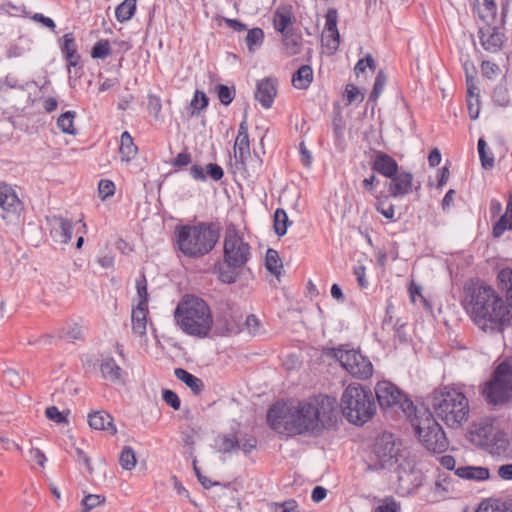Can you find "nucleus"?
<instances>
[{
    "label": "nucleus",
    "instance_id": "1",
    "mask_svg": "<svg viewBox=\"0 0 512 512\" xmlns=\"http://www.w3.org/2000/svg\"><path fill=\"white\" fill-rule=\"evenodd\" d=\"M336 406V399L326 395L297 402H278L269 409L267 422L279 434L311 432L332 423Z\"/></svg>",
    "mask_w": 512,
    "mask_h": 512
},
{
    "label": "nucleus",
    "instance_id": "2",
    "mask_svg": "<svg viewBox=\"0 0 512 512\" xmlns=\"http://www.w3.org/2000/svg\"><path fill=\"white\" fill-rule=\"evenodd\" d=\"M464 306L473 322L483 331H496L512 319V307L491 286L465 287Z\"/></svg>",
    "mask_w": 512,
    "mask_h": 512
},
{
    "label": "nucleus",
    "instance_id": "3",
    "mask_svg": "<svg viewBox=\"0 0 512 512\" xmlns=\"http://www.w3.org/2000/svg\"><path fill=\"white\" fill-rule=\"evenodd\" d=\"M174 318L185 334L198 338L207 337L214 323L210 307L194 296L183 297L174 311Z\"/></svg>",
    "mask_w": 512,
    "mask_h": 512
},
{
    "label": "nucleus",
    "instance_id": "4",
    "mask_svg": "<svg viewBox=\"0 0 512 512\" xmlns=\"http://www.w3.org/2000/svg\"><path fill=\"white\" fill-rule=\"evenodd\" d=\"M250 257V245L234 228L227 229L223 241V264L218 268L219 279L227 284L234 283Z\"/></svg>",
    "mask_w": 512,
    "mask_h": 512
},
{
    "label": "nucleus",
    "instance_id": "5",
    "mask_svg": "<svg viewBox=\"0 0 512 512\" xmlns=\"http://www.w3.org/2000/svg\"><path fill=\"white\" fill-rule=\"evenodd\" d=\"M179 250L187 257L200 258L208 254L216 245L219 232L208 224L185 225L175 230Z\"/></svg>",
    "mask_w": 512,
    "mask_h": 512
},
{
    "label": "nucleus",
    "instance_id": "6",
    "mask_svg": "<svg viewBox=\"0 0 512 512\" xmlns=\"http://www.w3.org/2000/svg\"><path fill=\"white\" fill-rule=\"evenodd\" d=\"M380 469L393 471L411 469L401 440L391 433H383L377 438L373 453L367 463V470L369 471Z\"/></svg>",
    "mask_w": 512,
    "mask_h": 512
},
{
    "label": "nucleus",
    "instance_id": "7",
    "mask_svg": "<svg viewBox=\"0 0 512 512\" xmlns=\"http://www.w3.org/2000/svg\"><path fill=\"white\" fill-rule=\"evenodd\" d=\"M431 405L437 416L451 428L461 427L468 420L470 411L468 400L462 392L456 389L435 390Z\"/></svg>",
    "mask_w": 512,
    "mask_h": 512
},
{
    "label": "nucleus",
    "instance_id": "8",
    "mask_svg": "<svg viewBox=\"0 0 512 512\" xmlns=\"http://www.w3.org/2000/svg\"><path fill=\"white\" fill-rule=\"evenodd\" d=\"M341 408L343 415L350 423L365 424L376 412L372 391L360 384H350L342 394Z\"/></svg>",
    "mask_w": 512,
    "mask_h": 512
},
{
    "label": "nucleus",
    "instance_id": "9",
    "mask_svg": "<svg viewBox=\"0 0 512 512\" xmlns=\"http://www.w3.org/2000/svg\"><path fill=\"white\" fill-rule=\"evenodd\" d=\"M470 441L495 456L505 455L510 448L507 435L488 421L474 425L470 431Z\"/></svg>",
    "mask_w": 512,
    "mask_h": 512
},
{
    "label": "nucleus",
    "instance_id": "10",
    "mask_svg": "<svg viewBox=\"0 0 512 512\" xmlns=\"http://www.w3.org/2000/svg\"><path fill=\"white\" fill-rule=\"evenodd\" d=\"M487 400L493 404L503 403L512 397V366L502 362L495 370L494 377L484 390Z\"/></svg>",
    "mask_w": 512,
    "mask_h": 512
},
{
    "label": "nucleus",
    "instance_id": "11",
    "mask_svg": "<svg viewBox=\"0 0 512 512\" xmlns=\"http://www.w3.org/2000/svg\"><path fill=\"white\" fill-rule=\"evenodd\" d=\"M334 356L341 366L354 377L368 379L373 373L370 360L357 350L337 349Z\"/></svg>",
    "mask_w": 512,
    "mask_h": 512
},
{
    "label": "nucleus",
    "instance_id": "12",
    "mask_svg": "<svg viewBox=\"0 0 512 512\" xmlns=\"http://www.w3.org/2000/svg\"><path fill=\"white\" fill-rule=\"evenodd\" d=\"M0 208L1 217L6 222H16L23 210V204L15 189L6 183L0 184Z\"/></svg>",
    "mask_w": 512,
    "mask_h": 512
},
{
    "label": "nucleus",
    "instance_id": "13",
    "mask_svg": "<svg viewBox=\"0 0 512 512\" xmlns=\"http://www.w3.org/2000/svg\"><path fill=\"white\" fill-rule=\"evenodd\" d=\"M375 393L382 409L400 408L405 413L407 399L400 390L388 381H381L376 385Z\"/></svg>",
    "mask_w": 512,
    "mask_h": 512
},
{
    "label": "nucleus",
    "instance_id": "14",
    "mask_svg": "<svg viewBox=\"0 0 512 512\" xmlns=\"http://www.w3.org/2000/svg\"><path fill=\"white\" fill-rule=\"evenodd\" d=\"M404 405H406L405 415L410 419L418 438L439 425L426 407H416L411 401H406Z\"/></svg>",
    "mask_w": 512,
    "mask_h": 512
},
{
    "label": "nucleus",
    "instance_id": "15",
    "mask_svg": "<svg viewBox=\"0 0 512 512\" xmlns=\"http://www.w3.org/2000/svg\"><path fill=\"white\" fill-rule=\"evenodd\" d=\"M419 441L432 452H442L447 447L445 433L441 426H435L428 432L421 434Z\"/></svg>",
    "mask_w": 512,
    "mask_h": 512
},
{
    "label": "nucleus",
    "instance_id": "16",
    "mask_svg": "<svg viewBox=\"0 0 512 512\" xmlns=\"http://www.w3.org/2000/svg\"><path fill=\"white\" fill-rule=\"evenodd\" d=\"M276 95L277 85L275 80L266 78L257 83L255 99L261 104L263 108H270Z\"/></svg>",
    "mask_w": 512,
    "mask_h": 512
},
{
    "label": "nucleus",
    "instance_id": "17",
    "mask_svg": "<svg viewBox=\"0 0 512 512\" xmlns=\"http://www.w3.org/2000/svg\"><path fill=\"white\" fill-rule=\"evenodd\" d=\"M51 225V235L54 241L60 244H68L72 238L73 223L63 217L55 216Z\"/></svg>",
    "mask_w": 512,
    "mask_h": 512
},
{
    "label": "nucleus",
    "instance_id": "18",
    "mask_svg": "<svg viewBox=\"0 0 512 512\" xmlns=\"http://www.w3.org/2000/svg\"><path fill=\"white\" fill-rule=\"evenodd\" d=\"M390 179L389 191L393 197L405 196L411 191L412 174L407 172L396 173Z\"/></svg>",
    "mask_w": 512,
    "mask_h": 512
},
{
    "label": "nucleus",
    "instance_id": "19",
    "mask_svg": "<svg viewBox=\"0 0 512 512\" xmlns=\"http://www.w3.org/2000/svg\"><path fill=\"white\" fill-rule=\"evenodd\" d=\"M88 424L94 430L107 431L111 435L117 433L113 418L105 411H95L88 415Z\"/></svg>",
    "mask_w": 512,
    "mask_h": 512
},
{
    "label": "nucleus",
    "instance_id": "20",
    "mask_svg": "<svg viewBox=\"0 0 512 512\" xmlns=\"http://www.w3.org/2000/svg\"><path fill=\"white\" fill-rule=\"evenodd\" d=\"M100 371L102 377L113 383H122L124 372L113 358H106L101 362Z\"/></svg>",
    "mask_w": 512,
    "mask_h": 512
},
{
    "label": "nucleus",
    "instance_id": "21",
    "mask_svg": "<svg viewBox=\"0 0 512 512\" xmlns=\"http://www.w3.org/2000/svg\"><path fill=\"white\" fill-rule=\"evenodd\" d=\"M373 169L387 178H392L397 173V162L387 154L378 153L374 159Z\"/></svg>",
    "mask_w": 512,
    "mask_h": 512
},
{
    "label": "nucleus",
    "instance_id": "22",
    "mask_svg": "<svg viewBox=\"0 0 512 512\" xmlns=\"http://www.w3.org/2000/svg\"><path fill=\"white\" fill-rule=\"evenodd\" d=\"M148 307L136 306L131 313L132 331L143 338L146 337Z\"/></svg>",
    "mask_w": 512,
    "mask_h": 512
},
{
    "label": "nucleus",
    "instance_id": "23",
    "mask_svg": "<svg viewBox=\"0 0 512 512\" xmlns=\"http://www.w3.org/2000/svg\"><path fill=\"white\" fill-rule=\"evenodd\" d=\"M480 42L485 50L497 52L502 47L503 35L493 28H488L481 31Z\"/></svg>",
    "mask_w": 512,
    "mask_h": 512
},
{
    "label": "nucleus",
    "instance_id": "24",
    "mask_svg": "<svg viewBox=\"0 0 512 512\" xmlns=\"http://www.w3.org/2000/svg\"><path fill=\"white\" fill-rule=\"evenodd\" d=\"M292 22L293 16L290 8L281 7L275 11L273 16L274 28L282 35L291 31L288 28L292 25Z\"/></svg>",
    "mask_w": 512,
    "mask_h": 512
},
{
    "label": "nucleus",
    "instance_id": "25",
    "mask_svg": "<svg viewBox=\"0 0 512 512\" xmlns=\"http://www.w3.org/2000/svg\"><path fill=\"white\" fill-rule=\"evenodd\" d=\"M61 50L66 56L69 67H75L78 65L80 56L76 51L75 39L72 33H67L63 36Z\"/></svg>",
    "mask_w": 512,
    "mask_h": 512
},
{
    "label": "nucleus",
    "instance_id": "26",
    "mask_svg": "<svg viewBox=\"0 0 512 512\" xmlns=\"http://www.w3.org/2000/svg\"><path fill=\"white\" fill-rule=\"evenodd\" d=\"M313 81V70L309 65H302L292 77V85L296 89L305 90Z\"/></svg>",
    "mask_w": 512,
    "mask_h": 512
},
{
    "label": "nucleus",
    "instance_id": "27",
    "mask_svg": "<svg viewBox=\"0 0 512 512\" xmlns=\"http://www.w3.org/2000/svg\"><path fill=\"white\" fill-rule=\"evenodd\" d=\"M455 474L461 478L472 480H486L489 478V470L485 467L463 466L455 470Z\"/></svg>",
    "mask_w": 512,
    "mask_h": 512
},
{
    "label": "nucleus",
    "instance_id": "28",
    "mask_svg": "<svg viewBox=\"0 0 512 512\" xmlns=\"http://www.w3.org/2000/svg\"><path fill=\"white\" fill-rule=\"evenodd\" d=\"M512 229V195L509 196L506 212L493 227L494 237H500L506 230Z\"/></svg>",
    "mask_w": 512,
    "mask_h": 512
},
{
    "label": "nucleus",
    "instance_id": "29",
    "mask_svg": "<svg viewBox=\"0 0 512 512\" xmlns=\"http://www.w3.org/2000/svg\"><path fill=\"white\" fill-rule=\"evenodd\" d=\"M137 147L133 142L131 135L128 132H123L121 135L119 152L121 154V160L129 162L137 154Z\"/></svg>",
    "mask_w": 512,
    "mask_h": 512
},
{
    "label": "nucleus",
    "instance_id": "30",
    "mask_svg": "<svg viewBox=\"0 0 512 512\" xmlns=\"http://www.w3.org/2000/svg\"><path fill=\"white\" fill-rule=\"evenodd\" d=\"M174 374L177 379L185 383L194 393L198 394L202 391L203 382L201 379L197 378L182 368L175 369Z\"/></svg>",
    "mask_w": 512,
    "mask_h": 512
},
{
    "label": "nucleus",
    "instance_id": "31",
    "mask_svg": "<svg viewBox=\"0 0 512 512\" xmlns=\"http://www.w3.org/2000/svg\"><path fill=\"white\" fill-rule=\"evenodd\" d=\"M216 446L220 453H232L239 446V438L235 434L221 435L216 440Z\"/></svg>",
    "mask_w": 512,
    "mask_h": 512
},
{
    "label": "nucleus",
    "instance_id": "32",
    "mask_svg": "<svg viewBox=\"0 0 512 512\" xmlns=\"http://www.w3.org/2000/svg\"><path fill=\"white\" fill-rule=\"evenodd\" d=\"M250 156L249 138L236 137L234 143V157L237 162L242 165L245 164L247 158Z\"/></svg>",
    "mask_w": 512,
    "mask_h": 512
},
{
    "label": "nucleus",
    "instance_id": "33",
    "mask_svg": "<svg viewBox=\"0 0 512 512\" xmlns=\"http://www.w3.org/2000/svg\"><path fill=\"white\" fill-rule=\"evenodd\" d=\"M282 42L288 55H296L301 50V36L295 34L293 31L287 32L282 35Z\"/></svg>",
    "mask_w": 512,
    "mask_h": 512
},
{
    "label": "nucleus",
    "instance_id": "34",
    "mask_svg": "<svg viewBox=\"0 0 512 512\" xmlns=\"http://www.w3.org/2000/svg\"><path fill=\"white\" fill-rule=\"evenodd\" d=\"M76 117V113L74 111H66L62 113L57 119V127L60 129L62 133L68 135H75L76 129L74 126V119Z\"/></svg>",
    "mask_w": 512,
    "mask_h": 512
},
{
    "label": "nucleus",
    "instance_id": "35",
    "mask_svg": "<svg viewBox=\"0 0 512 512\" xmlns=\"http://www.w3.org/2000/svg\"><path fill=\"white\" fill-rule=\"evenodd\" d=\"M498 281L506 292V302L512 307V269L504 268L498 273Z\"/></svg>",
    "mask_w": 512,
    "mask_h": 512
},
{
    "label": "nucleus",
    "instance_id": "36",
    "mask_svg": "<svg viewBox=\"0 0 512 512\" xmlns=\"http://www.w3.org/2000/svg\"><path fill=\"white\" fill-rule=\"evenodd\" d=\"M136 10V0H124L115 9V16L119 22L131 19Z\"/></svg>",
    "mask_w": 512,
    "mask_h": 512
},
{
    "label": "nucleus",
    "instance_id": "37",
    "mask_svg": "<svg viewBox=\"0 0 512 512\" xmlns=\"http://www.w3.org/2000/svg\"><path fill=\"white\" fill-rule=\"evenodd\" d=\"M265 266L268 271H270L275 276H279L281 274V270L283 269L282 261L279 257V254L274 249H268L265 256Z\"/></svg>",
    "mask_w": 512,
    "mask_h": 512
},
{
    "label": "nucleus",
    "instance_id": "38",
    "mask_svg": "<svg viewBox=\"0 0 512 512\" xmlns=\"http://www.w3.org/2000/svg\"><path fill=\"white\" fill-rule=\"evenodd\" d=\"M290 224H292V222L289 221L286 212L283 209H277L274 213L275 233L280 237L284 236Z\"/></svg>",
    "mask_w": 512,
    "mask_h": 512
},
{
    "label": "nucleus",
    "instance_id": "39",
    "mask_svg": "<svg viewBox=\"0 0 512 512\" xmlns=\"http://www.w3.org/2000/svg\"><path fill=\"white\" fill-rule=\"evenodd\" d=\"M119 463L120 466L126 471H131L136 466V455L131 447L125 446L122 449L119 456Z\"/></svg>",
    "mask_w": 512,
    "mask_h": 512
},
{
    "label": "nucleus",
    "instance_id": "40",
    "mask_svg": "<svg viewBox=\"0 0 512 512\" xmlns=\"http://www.w3.org/2000/svg\"><path fill=\"white\" fill-rule=\"evenodd\" d=\"M264 33L260 28H253L248 31L246 36V44L250 52H254L262 45Z\"/></svg>",
    "mask_w": 512,
    "mask_h": 512
},
{
    "label": "nucleus",
    "instance_id": "41",
    "mask_svg": "<svg viewBox=\"0 0 512 512\" xmlns=\"http://www.w3.org/2000/svg\"><path fill=\"white\" fill-rule=\"evenodd\" d=\"M69 411L61 412L56 406H49L45 410L46 417L57 424H67Z\"/></svg>",
    "mask_w": 512,
    "mask_h": 512
},
{
    "label": "nucleus",
    "instance_id": "42",
    "mask_svg": "<svg viewBox=\"0 0 512 512\" xmlns=\"http://www.w3.org/2000/svg\"><path fill=\"white\" fill-rule=\"evenodd\" d=\"M486 142L484 139L478 140V153L481 160V165L484 169H491L494 166L493 156L488 155L486 152Z\"/></svg>",
    "mask_w": 512,
    "mask_h": 512
},
{
    "label": "nucleus",
    "instance_id": "43",
    "mask_svg": "<svg viewBox=\"0 0 512 512\" xmlns=\"http://www.w3.org/2000/svg\"><path fill=\"white\" fill-rule=\"evenodd\" d=\"M386 80L387 79H386L384 72L379 71L376 76V79H375V82L373 85V89L370 93L369 100L376 101L379 98V96L381 95V93L384 90V87L386 85Z\"/></svg>",
    "mask_w": 512,
    "mask_h": 512
},
{
    "label": "nucleus",
    "instance_id": "44",
    "mask_svg": "<svg viewBox=\"0 0 512 512\" xmlns=\"http://www.w3.org/2000/svg\"><path fill=\"white\" fill-rule=\"evenodd\" d=\"M139 303L137 306L148 307L147 281L142 275L136 281Z\"/></svg>",
    "mask_w": 512,
    "mask_h": 512
},
{
    "label": "nucleus",
    "instance_id": "45",
    "mask_svg": "<svg viewBox=\"0 0 512 512\" xmlns=\"http://www.w3.org/2000/svg\"><path fill=\"white\" fill-rule=\"evenodd\" d=\"M98 194L101 200H106L115 194V184L108 179L100 180L98 184Z\"/></svg>",
    "mask_w": 512,
    "mask_h": 512
},
{
    "label": "nucleus",
    "instance_id": "46",
    "mask_svg": "<svg viewBox=\"0 0 512 512\" xmlns=\"http://www.w3.org/2000/svg\"><path fill=\"white\" fill-rule=\"evenodd\" d=\"M208 105V98L207 96L201 92L196 91L194 94V97L190 103V107L192 109V114H199L201 110H203Z\"/></svg>",
    "mask_w": 512,
    "mask_h": 512
},
{
    "label": "nucleus",
    "instance_id": "47",
    "mask_svg": "<svg viewBox=\"0 0 512 512\" xmlns=\"http://www.w3.org/2000/svg\"><path fill=\"white\" fill-rule=\"evenodd\" d=\"M322 41H323V44L326 46V48L330 51V53L336 52L339 47V44H340L339 31H337V36H335L331 32L323 31Z\"/></svg>",
    "mask_w": 512,
    "mask_h": 512
},
{
    "label": "nucleus",
    "instance_id": "48",
    "mask_svg": "<svg viewBox=\"0 0 512 512\" xmlns=\"http://www.w3.org/2000/svg\"><path fill=\"white\" fill-rule=\"evenodd\" d=\"M337 21H338V13L334 8L328 9L326 13V23H325V32H331L335 36H337Z\"/></svg>",
    "mask_w": 512,
    "mask_h": 512
},
{
    "label": "nucleus",
    "instance_id": "49",
    "mask_svg": "<svg viewBox=\"0 0 512 512\" xmlns=\"http://www.w3.org/2000/svg\"><path fill=\"white\" fill-rule=\"evenodd\" d=\"M105 502V497L98 494H89L82 500V505L84 507L83 512H88L95 507L100 506Z\"/></svg>",
    "mask_w": 512,
    "mask_h": 512
},
{
    "label": "nucleus",
    "instance_id": "50",
    "mask_svg": "<svg viewBox=\"0 0 512 512\" xmlns=\"http://www.w3.org/2000/svg\"><path fill=\"white\" fill-rule=\"evenodd\" d=\"M344 98L347 102V105H350L355 101L362 102L364 99V94L361 93L355 85L348 84L345 88Z\"/></svg>",
    "mask_w": 512,
    "mask_h": 512
},
{
    "label": "nucleus",
    "instance_id": "51",
    "mask_svg": "<svg viewBox=\"0 0 512 512\" xmlns=\"http://www.w3.org/2000/svg\"><path fill=\"white\" fill-rule=\"evenodd\" d=\"M110 54V45L108 41L101 40L98 41L92 48L91 56L93 58L103 59Z\"/></svg>",
    "mask_w": 512,
    "mask_h": 512
},
{
    "label": "nucleus",
    "instance_id": "52",
    "mask_svg": "<svg viewBox=\"0 0 512 512\" xmlns=\"http://www.w3.org/2000/svg\"><path fill=\"white\" fill-rule=\"evenodd\" d=\"M235 91L225 85L218 86V98L223 105H229L234 99Z\"/></svg>",
    "mask_w": 512,
    "mask_h": 512
},
{
    "label": "nucleus",
    "instance_id": "53",
    "mask_svg": "<svg viewBox=\"0 0 512 512\" xmlns=\"http://www.w3.org/2000/svg\"><path fill=\"white\" fill-rule=\"evenodd\" d=\"M257 440L253 436H247L244 438H239V446L237 450H242L245 454L251 453L254 449H256Z\"/></svg>",
    "mask_w": 512,
    "mask_h": 512
},
{
    "label": "nucleus",
    "instance_id": "54",
    "mask_svg": "<svg viewBox=\"0 0 512 512\" xmlns=\"http://www.w3.org/2000/svg\"><path fill=\"white\" fill-rule=\"evenodd\" d=\"M399 505L393 498H385L375 509V512H398Z\"/></svg>",
    "mask_w": 512,
    "mask_h": 512
},
{
    "label": "nucleus",
    "instance_id": "55",
    "mask_svg": "<svg viewBox=\"0 0 512 512\" xmlns=\"http://www.w3.org/2000/svg\"><path fill=\"white\" fill-rule=\"evenodd\" d=\"M467 84V93L469 99L476 101V99H479V88L476 83V79L473 75H468V81H466Z\"/></svg>",
    "mask_w": 512,
    "mask_h": 512
},
{
    "label": "nucleus",
    "instance_id": "56",
    "mask_svg": "<svg viewBox=\"0 0 512 512\" xmlns=\"http://www.w3.org/2000/svg\"><path fill=\"white\" fill-rule=\"evenodd\" d=\"M163 400L174 410H178L180 408V399L177 394L171 390L166 389L163 391Z\"/></svg>",
    "mask_w": 512,
    "mask_h": 512
},
{
    "label": "nucleus",
    "instance_id": "57",
    "mask_svg": "<svg viewBox=\"0 0 512 512\" xmlns=\"http://www.w3.org/2000/svg\"><path fill=\"white\" fill-rule=\"evenodd\" d=\"M366 67L371 68L372 70L375 69V62L371 55H367L365 58L360 59L354 70L356 74L363 73L366 69Z\"/></svg>",
    "mask_w": 512,
    "mask_h": 512
},
{
    "label": "nucleus",
    "instance_id": "58",
    "mask_svg": "<svg viewBox=\"0 0 512 512\" xmlns=\"http://www.w3.org/2000/svg\"><path fill=\"white\" fill-rule=\"evenodd\" d=\"M248 332L252 335H256L260 331V321L255 315H248L245 321Z\"/></svg>",
    "mask_w": 512,
    "mask_h": 512
},
{
    "label": "nucleus",
    "instance_id": "59",
    "mask_svg": "<svg viewBox=\"0 0 512 512\" xmlns=\"http://www.w3.org/2000/svg\"><path fill=\"white\" fill-rule=\"evenodd\" d=\"M5 374L7 376V379L9 381V383L13 386V387H20L23 383L22 381V378H21V375L20 373L17 371V370H14V369H7L5 371Z\"/></svg>",
    "mask_w": 512,
    "mask_h": 512
},
{
    "label": "nucleus",
    "instance_id": "60",
    "mask_svg": "<svg viewBox=\"0 0 512 512\" xmlns=\"http://www.w3.org/2000/svg\"><path fill=\"white\" fill-rule=\"evenodd\" d=\"M354 275L356 276L358 285L361 288H367L368 281L366 280V268L363 265H358L354 268Z\"/></svg>",
    "mask_w": 512,
    "mask_h": 512
},
{
    "label": "nucleus",
    "instance_id": "61",
    "mask_svg": "<svg viewBox=\"0 0 512 512\" xmlns=\"http://www.w3.org/2000/svg\"><path fill=\"white\" fill-rule=\"evenodd\" d=\"M274 512H299L295 501L290 500L282 504H274Z\"/></svg>",
    "mask_w": 512,
    "mask_h": 512
},
{
    "label": "nucleus",
    "instance_id": "62",
    "mask_svg": "<svg viewBox=\"0 0 512 512\" xmlns=\"http://www.w3.org/2000/svg\"><path fill=\"white\" fill-rule=\"evenodd\" d=\"M476 512H504V509L501 508L497 503L491 501L482 502Z\"/></svg>",
    "mask_w": 512,
    "mask_h": 512
},
{
    "label": "nucleus",
    "instance_id": "63",
    "mask_svg": "<svg viewBox=\"0 0 512 512\" xmlns=\"http://www.w3.org/2000/svg\"><path fill=\"white\" fill-rule=\"evenodd\" d=\"M494 101L497 102L501 106H505L509 103V98L507 95V90L505 88L499 87L496 88L493 94Z\"/></svg>",
    "mask_w": 512,
    "mask_h": 512
},
{
    "label": "nucleus",
    "instance_id": "64",
    "mask_svg": "<svg viewBox=\"0 0 512 512\" xmlns=\"http://www.w3.org/2000/svg\"><path fill=\"white\" fill-rule=\"evenodd\" d=\"M29 455L30 457L37 462V464L44 468L45 467V464H46V461H47V457L46 455L39 449V448H31L29 450Z\"/></svg>",
    "mask_w": 512,
    "mask_h": 512
}]
</instances>
